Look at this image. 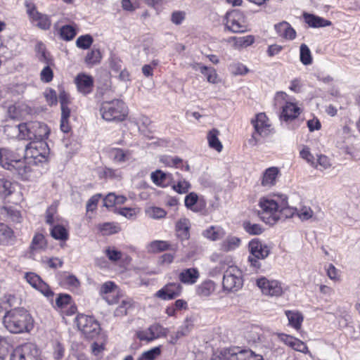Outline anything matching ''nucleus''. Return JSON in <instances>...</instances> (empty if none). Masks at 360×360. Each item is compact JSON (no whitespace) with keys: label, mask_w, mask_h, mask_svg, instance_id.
<instances>
[{"label":"nucleus","mask_w":360,"mask_h":360,"mask_svg":"<svg viewBox=\"0 0 360 360\" xmlns=\"http://www.w3.org/2000/svg\"><path fill=\"white\" fill-rule=\"evenodd\" d=\"M160 354V347H155L143 352L137 360H155Z\"/></svg>","instance_id":"51"},{"label":"nucleus","mask_w":360,"mask_h":360,"mask_svg":"<svg viewBox=\"0 0 360 360\" xmlns=\"http://www.w3.org/2000/svg\"><path fill=\"white\" fill-rule=\"evenodd\" d=\"M74 83L77 91L84 96L91 94L94 90V77L86 73L81 72L77 74L74 79Z\"/></svg>","instance_id":"16"},{"label":"nucleus","mask_w":360,"mask_h":360,"mask_svg":"<svg viewBox=\"0 0 360 360\" xmlns=\"http://www.w3.org/2000/svg\"><path fill=\"white\" fill-rule=\"evenodd\" d=\"M190 221L186 218L180 219L176 224V231L178 238L181 240L188 239L190 236Z\"/></svg>","instance_id":"26"},{"label":"nucleus","mask_w":360,"mask_h":360,"mask_svg":"<svg viewBox=\"0 0 360 360\" xmlns=\"http://www.w3.org/2000/svg\"><path fill=\"white\" fill-rule=\"evenodd\" d=\"M173 189L178 193H186L191 188V184L186 180H180L176 184L173 185Z\"/></svg>","instance_id":"60"},{"label":"nucleus","mask_w":360,"mask_h":360,"mask_svg":"<svg viewBox=\"0 0 360 360\" xmlns=\"http://www.w3.org/2000/svg\"><path fill=\"white\" fill-rule=\"evenodd\" d=\"M78 28L76 24L65 25L58 30L60 38L65 41H72L77 34Z\"/></svg>","instance_id":"25"},{"label":"nucleus","mask_w":360,"mask_h":360,"mask_svg":"<svg viewBox=\"0 0 360 360\" xmlns=\"http://www.w3.org/2000/svg\"><path fill=\"white\" fill-rule=\"evenodd\" d=\"M251 124L259 135H269L276 132L272 123L265 112L256 114L255 118L251 120Z\"/></svg>","instance_id":"14"},{"label":"nucleus","mask_w":360,"mask_h":360,"mask_svg":"<svg viewBox=\"0 0 360 360\" xmlns=\"http://www.w3.org/2000/svg\"><path fill=\"white\" fill-rule=\"evenodd\" d=\"M51 66H45L40 72V79L44 83H49L53 79V71Z\"/></svg>","instance_id":"56"},{"label":"nucleus","mask_w":360,"mask_h":360,"mask_svg":"<svg viewBox=\"0 0 360 360\" xmlns=\"http://www.w3.org/2000/svg\"><path fill=\"white\" fill-rule=\"evenodd\" d=\"M169 244L164 240H155L148 245V250L151 252H158L168 250Z\"/></svg>","instance_id":"47"},{"label":"nucleus","mask_w":360,"mask_h":360,"mask_svg":"<svg viewBox=\"0 0 360 360\" xmlns=\"http://www.w3.org/2000/svg\"><path fill=\"white\" fill-rule=\"evenodd\" d=\"M186 13L184 11H175L171 14V22L176 25H181L186 19Z\"/></svg>","instance_id":"58"},{"label":"nucleus","mask_w":360,"mask_h":360,"mask_svg":"<svg viewBox=\"0 0 360 360\" xmlns=\"http://www.w3.org/2000/svg\"><path fill=\"white\" fill-rule=\"evenodd\" d=\"M111 154L113 157L114 161L122 163L129 160L131 157V153L129 150H123L120 148H114L111 151Z\"/></svg>","instance_id":"45"},{"label":"nucleus","mask_w":360,"mask_h":360,"mask_svg":"<svg viewBox=\"0 0 360 360\" xmlns=\"http://www.w3.org/2000/svg\"><path fill=\"white\" fill-rule=\"evenodd\" d=\"M262 330L257 326H252L246 332L245 338L249 342L256 343L261 340Z\"/></svg>","instance_id":"41"},{"label":"nucleus","mask_w":360,"mask_h":360,"mask_svg":"<svg viewBox=\"0 0 360 360\" xmlns=\"http://www.w3.org/2000/svg\"><path fill=\"white\" fill-rule=\"evenodd\" d=\"M76 323L79 330L87 339H94L100 333V324L93 316L79 314L76 318Z\"/></svg>","instance_id":"11"},{"label":"nucleus","mask_w":360,"mask_h":360,"mask_svg":"<svg viewBox=\"0 0 360 360\" xmlns=\"http://www.w3.org/2000/svg\"><path fill=\"white\" fill-rule=\"evenodd\" d=\"M248 250L250 254L248 262L254 268L259 269L261 263L259 260L264 259L269 256L271 248L259 239H253L249 242Z\"/></svg>","instance_id":"7"},{"label":"nucleus","mask_w":360,"mask_h":360,"mask_svg":"<svg viewBox=\"0 0 360 360\" xmlns=\"http://www.w3.org/2000/svg\"><path fill=\"white\" fill-rule=\"evenodd\" d=\"M25 278L32 287L39 290L46 297H49L53 295V292L50 290L49 286L36 274L27 273L25 275Z\"/></svg>","instance_id":"18"},{"label":"nucleus","mask_w":360,"mask_h":360,"mask_svg":"<svg viewBox=\"0 0 360 360\" xmlns=\"http://www.w3.org/2000/svg\"><path fill=\"white\" fill-rule=\"evenodd\" d=\"M296 211V209L288 205L287 197L284 195H281L278 210V220L282 217L288 218L292 217Z\"/></svg>","instance_id":"29"},{"label":"nucleus","mask_w":360,"mask_h":360,"mask_svg":"<svg viewBox=\"0 0 360 360\" xmlns=\"http://www.w3.org/2000/svg\"><path fill=\"white\" fill-rule=\"evenodd\" d=\"M99 112L101 117L109 122H121L124 121L129 114L128 107L120 99L103 101Z\"/></svg>","instance_id":"2"},{"label":"nucleus","mask_w":360,"mask_h":360,"mask_svg":"<svg viewBox=\"0 0 360 360\" xmlns=\"http://www.w3.org/2000/svg\"><path fill=\"white\" fill-rule=\"evenodd\" d=\"M61 119H60V129L65 133H69L71 130V127L69 124V118L71 115V110L69 105L61 106Z\"/></svg>","instance_id":"33"},{"label":"nucleus","mask_w":360,"mask_h":360,"mask_svg":"<svg viewBox=\"0 0 360 360\" xmlns=\"http://www.w3.org/2000/svg\"><path fill=\"white\" fill-rule=\"evenodd\" d=\"M281 195L274 198L263 197L260 198L259 215L262 220L268 224H274L278 221V210Z\"/></svg>","instance_id":"4"},{"label":"nucleus","mask_w":360,"mask_h":360,"mask_svg":"<svg viewBox=\"0 0 360 360\" xmlns=\"http://www.w3.org/2000/svg\"><path fill=\"white\" fill-rule=\"evenodd\" d=\"M208 145L210 148L220 153L223 149V145L218 139V136H207Z\"/></svg>","instance_id":"64"},{"label":"nucleus","mask_w":360,"mask_h":360,"mask_svg":"<svg viewBox=\"0 0 360 360\" xmlns=\"http://www.w3.org/2000/svg\"><path fill=\"white\" fill-rule=\"evenodd\" d=\"M300 151V157L304 159L310 165L316 167V162L312 154L311 153V148L309 146L302 145Z\"/></svg>","instance_id":"49"},{"label":"nucleus","mask_w":360,"mask_h":360,"mask_svg":"<svg viewBox=\"0 0 360 360\" xmlns=\"http://www.w3.org/2000/svg\"><path fill=\"white\" fill-rule=\"evenodd\" d=\"M200 72L206 77L208 82L212 84H217L220 82V79L217 70L213 67H208L201 63H198Z\"/></svg>","instance_id":"28"},{"label":"nucleus","mask_w":360,"mask_h":360,"mask_svg":"<svg viewBox=\"0 0 360 360\" xmlns=\"http://www.w3.org/2000/svg\"><path fill=\"white\" fill-rule=\"evenodd\" d=\"M274 29L278 37L287 40H293L296 38L297 34L294 28L286 21L277 23Z\"/></svg>","instance_id":"21"},{"label":"nucleus","mask_w":360,"mask_h":360,"mask_svg":"<svg viewBox=\"0 0 360 360\" xmlns=\"http://www.w3.org/2000/svg\"><path fill=\"white\" fill-rule=\"evenodd\" d=\"M200 277V273L196 268L183 269L179 274V280L184 284L193 285Z\"/></svg>","instance_id":"22"},{"label":"nucleus","mask_w":360,"mask_h":360,"mask_svg":"<svg viewBox=\"0 0 360 360\" xmlns=\"http://www.w3.org/2000/svg\"><path fill=\"white\" fill-rule=\"evenodd\" d=\"M150 332L152 333V335L154 338V340L160 338H165L168 333L169 329L167 328L163 327L162 325H160L158 323H155L152 325H150Z\"/></svg>","instance_id":"46"},{"label":"nucleus","mask_w":360,"mask_h":360,"mask_svg":"<svg viewBox=\"0 0 360 360\" xmlns=\"http://www.w3.org/2000/svg\"><path fill=\"white\" fill-rule=\"evenodd\" d=\"M105 255L112 262H116L122 257V252L114 246H108L104 250Z\"/></svg>","instance_id":"48"},{"label":"nucleus","mask_w":360,"mask_h":360,"mask_svg":"<svg viewBox=\"0 0 360 360\" xmlns=\"http://www.w3.org/2000/svg\"><path fill=\"white\" fill-rule=\"evenodd\" d=\"M243 285V273L236 266H229L225 271L223 277L222 286L224 290L236 292Z\"/></svg>","instance_id":"8"},{"label":"nucleus","mask_w":360,"mask_h":360,"mask_svg":"<svg viewBox=\"0 0 360 360\" xmlns=\"http://www.w3.org/2000/svg\"><path fill=\"white\" fill-rule=\"evenodd\" d=\"M44 165L30 158H22L13 173L22 180H32L40 177L44 172Z\"/></svg>","instance_id":"5"},{"label":"nucleus","mask_w":360,"mask_h":360,"mask_svg":"<svg viewBox=\"0 0 360 360\" xmlns=\"http://www.w3.org/2000/svg\"><path fill=\"white\" fill-rule=\"evenodd\" d=\"M285 314L288 320V325L299 330L302 328L304 316L301 312L297 310H286Z\"/></svg>","instance_id":"24"},{"label":"nucleus","mask_w":360,"mask_h":360,"mask_svg":"<svg viewBox=\"0 0 360 360\" xmlns=\"http://www.w3.org/2000/svg\"><path fill=\"white\" fill-rule=\"evenodd\" d=\"M303 18L309 27L313 28L328 27L332 24L328 20L308 13H303Z\"/></svg>","instance_id":"23"},{"label":"nucleus","mask_w":360,"mask_h":360,"mask_svg":"<svg viewBox=\"0 0 360 360\" xmlns=\"http://www.w3.org/2000/svg\"><path fill=\"white\" fill-rule=\"evenodd\" d=\"M229 70L233 75H245L249 72L246 65L241 63H235L229 66Z\"/></svg>","instance_id":"50"},{"label":"nucleus","mask_w":360,"mask_h":360,"mask_svg":"<svg viewBox=\"0 0 360 360\" xmlns=\"http://www.w3.org/2000/svg\"><path fill=\"white\" fill-rule=\"evenodd\" d=\"M10 360H43L36 345L27 342L13 349Z\"/></svg>","instance_id":"12"},{"label":"nucleus","mask_w":360,"mask_h":360,"mask_svg":"<svg viewBox=\"0 0 360 360\" xmlns=\"http://www.w3.org/2000/svg\"><path fill=\"white\" fill-rule=\"evenodd\" d=\"M22 158L7 148L0 149V165L5 169L14 172Z\"/></svg>","instance_id":"15"},{"label":"nucleus","mask_w":360,"mask_h":360,"mask_svg":"<svg viewBox=\"0 0 360 360\" xmlns=\"http://www.w3.org/2000/svg\"><path fill=\"white\" fill-rule=\"evenodd\" d=\"M25 6L26 8V13L32 23L42 30H49L51 28L52 22L50 16L40 13L32 1L25 0Z\"/></svg>","instance_id":"9"},{"label":"nucleus","mask_w":360,"mask_h":360,"mask_svg":"<svg viewBox=\"0 0 360 360\" xmlns=\"http://www.w3.org/2000/svg\"><path fill=\"white\" fill-rule=\"evenodd\" d=\"M224 235V230L219 226H211L202 232V236L211 240H217Z\"/></svg>","instance_id":"34"},{"label":"nucleus","mask_w":360,"mask_h":360,"mask_svg":"<svg viewBox=\"0 0 360 360\" xmlns=\"http://www.w3.org/2000/svg\"><path fill=\"white\" fill-rule=\"evenodd\" d=\"M15 191V184L8 179H0V198L5 199Z\"/></svg>","instance_id":"32"},{"label":"nucleus","mask_w":360,"mask_h":360,"mask_svg":"<svg viewBox=\"0 0 360 360\" xmlns=\"http://www.w3.org/2000/svg\"><path fill=\"white\" fill-rule=\"evenodd\" d=\"M51 235L53 238L63 241L68 240L69 237L68 231L61 225L54 226L51 229Z\"/></svg>","instance_id":"42"},{"label":"nucleus","mask_w":360,"mask_h":360,"mask_svg":"<svg viewBox=\"0 0 360 360\" xmlns=\"http://www.w3.org/2000/svg\"><path fill=\"white\" fill-rule=\"evenodd\" d=\"M46 247V242L45 237L41 233H37L32 238L31 245L30 246L32 253L43 250Z\"/></svg>","instance_id":"36"},{"label":"nucleus","mask_w":360,"mask_h":360,"mask_svg":"<svg viewBox=\"0 0 360 360\" xmlns=\"http://www.w3.org/2000/svg\"><path fill=\"white\" fill-rule=\"evenodd\" d=\"M1 214L6 217H8L13 221L20 222L21 216L19 211L13 207H3L1 209Z\"/></svg>","instance_id":"44"},{"label":"nucleus","mask_w":360,"mask_h":360,"mask_svg":"<svg viewBox=\"0 0 360 360\" xmlns=\"http://www.w3.org/2000/svg\"><path fill=\"white\" fill-rule=\"evenodd\" d=\"M278 338L285 345H288L295 351L304 354H307L309 352L308 347L305 343L296 338L284 333L278 334Z\"/></svg>","instance_id":"20"},{"label":"nucleus","mask_w":360,"mask_h":360,"mask_svg":"<svg viewBox=\"0 0 360 360\" xmlns=\"http://www.w3.org/2000/svg\"><path fill=\"white\" fill-rule=\"evenodd\" d=\"M94 43V38L89 34L79 36L76 40V46L77 48L83 50L89 49Z\"/></svg>","instance_id":"43"},{"label":"nucleus","mask_w":360,"mask_h":360,"mask_svg":"<svg viewBox=\"0 0 360 360\" xmlns=\"http://www.w3.org/2000/svg\"><path fill=\"white\" fill-rule=\"evenodd\" d=\"M215 288L216 285L213 281H205L198 286L196 292L200 297H208L215 290Z\"/></svg>","instance_id":"35"},{"label":"nucleus","mask_w":360,"mask_h":360,"mask_svg":"<svg viewBox=\"0 0 360 360\" xmlns=\"http://www.w3.org/2000/svg\"><path fill=\"white\" fill-rule=\"evenodd\" d=\"M119 305L116 307L114 311V315L115 316H126L134 307V302L131 298L126 297L123 298L121 302H119Z\"/></svg>","instance_id":"31"},{"label":"nucleus","mask_w":360,"mask_h":360,"mask_svg":"<svg viewBox=\"0 0 360 360\" xmlns=\"http://www.w3.org/2000/svg\"><path fill=\"white\" fill-rule=\"evenodd\" d=\"M148 216L153 219H161L165 217L166 212L160 207H152L147 210Z\"/></svg>","instance_id":"63"},{"label":"nucleus","mask_w":360,"mask_h":360,"mask_svg":"<svg viewBox=\"0 0 360 360\" xmlns=\"http://www.w3.org/2000/svg\"><path fill=\"white\" fill-rule=\"evenodd\" d=\"M275 104L281 105L279 120L286 123L294 121L302 112L297 103L293 101L295 98L290 99L289 96L284 91H278L274 97Z\"/></svg>","instance_id":"3"},{"label":"nucleus","mask_w":360,"mask_h":360,"mask_svg":"<svg viewBox=\"0 0 360 360\" xmlns=\"http://www.w3.org/2000/svg\"><path fill=\"white\" fill-rule=\"evenodd\" d=\"M240 244V238L229 236L221 242V249L225 252L232 251L238 248Z\"/></svg>","instance_id":"37"},{"label":"nucleus","mask_w":360,"mask_h":360,"mask_svg":"<svg viewBox=\"0 0 360 360\" xmlns=\"http://www.w3.org/2000/svg\"><path fill=\"white\" fill-rule=\"evenodd\" d=\"M12 349L11 345L4 339H0V360H4Z\"/></svg>","instance_id":"59"},{"label":"nucleus","mask_w":360,"mask_h":360,"mask_svg":"<svg viewBox=\"0 0 360 360\" xmlns=\"http://www.w3.org/2000/svg\"><path fill=\"white\" fill-rule=\"evenodd\" d=\"M103 54L99 49H92L89 51L85 57L84 63L88 67H94L101 63Z\"/></svg>","instance_id":"27"},{"label":"nucleus","mask_w":360,"mask_h":360,"mask_svg":"<svg viewBox=\"0 0 360 360\" xmlns=\"http://www.w3.org/2000/svg\"><path fill=\"white\" fill-rule=\"evenodd\" d=\"M37 125H39L41 128L43 127L44 129V135L50 134V130L47 129V126L46 124H41L39 123L35 122H23L18 125L19 131L18 135H30L33 134V132L31 131V129L35 127Z\"/></svg>","instance_id":"30"},{"label":"nucleus","mask_w":360,"mask_h":360,"mask_svg":"<svg viewBox=\"0 0 360 360\" xmlns=\"http://www.w3.org/2000/svg\"><path fill=\"white\" fill-rule=\"evenodd\" d=\"M12 236L13 231L6 224H0V243H6Z\"/></svg>","instance_id":"53"},{"label":"nucleus","mask_w":360,"mask_h":360,"mask_svg":"<svg viewBox=\"0 0 360 360\" xmlns=\"http://www.w3.org/2000/svg\"><path fill=\"white\" fill-rule=\"evenodd\" d=\"M244 229L250 234L259 235L263 231L262 228L257 224H251L250 222L244 223Z\"/></svg>","instance_id":"62"},{"label":"nucleus","mask_w":360,"mask_h":360,"mask_svg":"<svg viewBox=\"0 0 360 360\" xmlns=\"http://www.w3.org/2000/svg\"><path fill=\"white\" fill-rule=\"evenodd\" d=\"M300 60L304 65L312 63L313 58L309 48L305 44H302L300 47Z\"/></svg>","instance_id":"40"},{"label":"nucleus","mask_w":360,"mask_h":360,"mask_svg":"<svg viewBox=\"0 0 360 360\" xmlns=\"http://www.w3.org/2000/svg\"><path fill=\"white\" fill-rule=\"evenodd\" d=\"M57 213V205L52 204L46 212V222L50 225L53 224L56 221V214Z\"/></svg>","instance_id":"57"},{"label":"nucleus","mask_w":360,"mask_h":360,"mask_svg":"<svg viewBox=\"0 0 360 360\" xmlns=\"http://www.w3.org/2000/svg\"><path fill=\"white\" fill-rule=\"evenodd\" d=\"M6 328L12 333L30 332L33 328V319L24 308H15L8 311L4 316Z\"/></svg>","instance_id":"1"},{"label":"nucleus","mask_w":360,"mask_h":360,"mask_svg":"<svg viewBox=\"0 0 360 360\" xmlns=\"http://www.w3.org/2000/svg\"><path fill=\"white\" fill-rule=\"evenodd\" d=\"M171 179V175L158 169L151 173V179L158 186H165L168 181Z\"/></svg>","instance_id":"38"},{"label":"nucleus","mask_w":360,"mask_h":360,"mask_svg":"<svg viewBox=\"0 0 360 360\" xmlns=\"http://www.w3.org/2000/svg\"><path fill=\"white\" fill-rule=\"evenodd\" d=\"M256 284L264 295L279 297L283 293L281 283L276 280H268L262 276L257 279Z\"/></svg>","instance_id":"13"},{"label":"nucleus","mask_w":360,"mask_h":360,"mask_svg":"<svg viewBox=\"0 0 360 360\" xmlns=\"http://www.w3.org/2000/svg\"><path fill=\"white\" fill-rule=\"evenodd\" d=\"M98 229L103 235H110L116 233L120 231V228L113 223H104L98 226Z\"/></svg>","instance_id":"52"},{"label":"nucleus","mask_w":360,"mask_h":360,"mask_svg":"<svg viewBox=\"0 0 360 360\" xmlns=\"http://www.w3.org/2000/svg\"><path fill=\"white\" fill-rule=\"evenodd\" d=\"M226 27L234 33H243L249 30L245 14L239 10H233L226 14Z\"/></svg>","instance_id":"10"},{"label":"nucleus","mask_w":360,"mask_h":360,"mask_svg":"<svg viewBox=\"0 0 360 360\" xmlns=\"http://www.w3.org/2000/svg\"><path fill=\"white\" fill-rule=\"evenodd\" d=\"M281 172L277 167H271L264 170L261 177V185L266 188H271L276 184Z\"/></svg>","instance_id":"19"},{"label":"nucleus","mask_w":360,"mask_h":360,"mask_svg":"<svg viewBox=\"0 0 360 360\" xmlns=\"http://www.w3.org/2000/svg\"><path fill=\"white\" fill-rule=\"evenodd\" d=\"M191 331V326L188 323L181 326L177 331L170 336V339L168 341L172 345H175L177 341L184 336H186Z\"/></svg>","instance_id":"39"},{"label":"nucleus","mask_w":360,"mask_h":360,"mask_svg":"<svg viewBox=\"0 0 360 360\" xmlns=\"http://www.w3.org/2000/svg\"><path fill=\"white\" fill-rule=\"evenodd\" d=\"M44 96L49 105L52 106L57 104L58 98L56 91L54 89L51 88L47 89L44 93Z\"/></svg>","instance_id":"55"},{"label":"nucleus","mask_w":360,"mask_h":360,"mask_svg":"<svg viewBox=\"0 0 360 360\" xmlns=\"http://www.w3.org/2000/svg\"><path fill=\"white\" fill-rule=\"evenodd\" d=\"M198 199V196L195 193L191 192L188 193L185 197V206L191 210L195 211L194 206L196 204Z\"/></svg>","instance_id":"61"},{"label":"nucleus","mask_w":360,"mask_h":360,"mask_svg":"<svg viewBox=\"0 0 360 360\" xmlns=\"http://www.w3.org/2000/svg\"><path fill=\"white\" fill-rule=\"evenodd\" d=\"M150 326L146 329L139 330L136 333L137 338L141 341L151 342L154 338L150 332Z\"/></svg>","instance_id":"54"},{"label":"nucleus","mask_w":360,"mask_h":360,"mask_svg":"<svg viewBox=\"0 0 360 360\" xmlns=\"http://www.w3.org/2000/svg\"><path fill=\"white\" fill-rule=\"evenodd\" d=\"M182 286L179 283H169L158 290L155 296L162 300H170L180 295Z\"/></svg>","instance_id":"17"},{"label":"nucleus","mask_w":360,"mask_h":360,"mask_svg":"<svg viewBox=\"0 0 360 360\" xmlns=\"http://www.w3.org/2000/svg\"><path fill=\"white\" fill-rule=\"evenodd\" d=\"M24 147L27 156L37 160V162L44 166L47 165L50 149L45 140L42 139L34 140L29 143H24Z\"/></svg>","instance_id":"6"}]
</instances>
